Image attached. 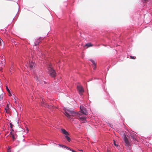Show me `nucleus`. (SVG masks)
<instances>
[{
  "label": "nucleus",
  "instance_id": "4",
  "mask_svg": "<svg viewBox=\"0 0 152 152\" xmlns=\"http://www.w3.org/2000/svg\"><path fill=\"white\" fill-rule=\"evenodd\" d=\"M80 112H79L78 113H80L81 114L87 115L88 113L86 110V108H85L83 106H80Z\"/></svg>",
  "mask_w": 152,
  "mask_h": 152
},
{
  "label": "nucleus",
  "instance_id": "31",
  "mask_svg": "<svg viewBox=\"0 0 152 152\" xmlns=\"http://www.w3.org/2000/svg\"><path fill=\"white\" fill-rule=\"evenodd\" d=\"M79 151H83V150H80Z\"/></svg>",
  "mask_w": 152,
  "mask_h": 152
},
{
  "label": "nucleus",
  "instance_id": "14",
  "mask_svg": "<svg viewBox=\"0 0 152 152\" xmlns=\"http://www.w3.org/2000/svg\"><path fill=\"white\" fill-rule=\"evenodd\" d=\"M91 61L92 62L93 64H94V65L95 66V67L96 66V62L94 60H91Z\"/></svg>",
  "mask_w": 152,
  "mask_h": 152
},
{
  "label": "nucleus",
  "instance_id": "19",
  "mask_svg": "<svg viewBox=\"0 0 152 152\" xmlns=\"http://www.w3.org/2000/svg\"><path fill=\"white\" fill-rule=\"evenodd\" d=\"M6 89H7V91L9 92V94H10V90L9 89V88H8L7 86H6Z\"/></svg>",
  "mask_w": 152,
  "mask_h": 152
},
{
  "label": "nucleus",
  "instance_id": "5",
  "mask_svg": "<svg viewBox=\"0 0 152 152\" xmlns=\"http://www.w3.org/2000/svg\"><path fill=\"white\" fill-rule=\"evenodd\" d=\"M77 90L79 92V94L80 95H82L84 91L83 87L81 86H77Z\"/></svg>",
  "mask_w": 152,
  "mask_h": 152
},
{
  "label": "nucleus",
  "instance_id": "20",
  "mask_svg": "<svg viewBox=\"0 0 152 152\" xmlns=\"http://www.w3.org/2000/svg\"><path fill=\"white\" fill-rule=\"evenodd\" d=\"M3 42V40L1 38H0V45H2Z\"/></svg>",
  "mask_w": 152,
  "mask_h": 152
},
{
  "label": "nucleus",
  "instance_id": "8",
  "mask_svg": "<svg viewBox=\"0 0 152 152\" xmlns=\"http://www.w3.org/2000/svg\"><path fill=\"white\" fill-rule=\"evenodd\" d=\"M41 105L42 106H44L45 107H48L49 108H50V107H49V106L42 99V101L41 102Z\"/></svg>",
  "mask_w": 152,
  "mask_h": 152
},
{
  "label": "nucleus",
  "instance_id": "23",
  "mask_svg": "<svg viewBox=\"0 0 152 152\" xmlns=\"http://www.w3.org/2000/svg\"><path fill=\"white\" fill-rule=\"evenodd\" d=\"M11 137H12V139L14 141L15 140L16 138H15V136L14 135H12V136H11Z\"/></svg>",
  "mask_w": 152,
  "mask_h": 152
},
{
  "label": "nucleus",
  "instance_id": "12",
  "mask_svg": "<svg viewBox=\"0 0 152 152\" xmlns=\"http://www.w3.org/2000/svg\"><path fill=\"white\" fill-rule=\"evenodd\" d=\"M93 46V45H92L91 43H87V44H86V45H85V47L86 46L87 48L89 47H92Z\"/></svg>",
  "mask_w": 152,
  "mask_h": 152
},
{
  "label": "nucleus",
  "instance_id": "10",
  "mask_svg": "<svg viewBox=\"0 0 152 152\" xmlns=\"http://www.w3.org/2000/svg\"><path fill=\"white\" fill-rule=\"evenodd\" d=\"M29 66L31 69H33L34 67V65L33 62L30 63L29 64Z\"/></svg>",
  "mask_w": 152,
  "mask_h": 152
},
{
  "label": "nucleus",
  "instance_id": "7",
  "mask_svg": "<svg viewBox=\"0 0 152 152\" xmlns=\"http://www.w3.org/2000/svg\"><path fill=\"white\" fill-rule=\"evenodd\" d=\"M61 131L62 132V133L65 134V135H69V133L68 132L66 131L65 129H61Z\"/></svg>",
  "mask_w": 152,
  "mask_h": 152
},
{
  "label": "nucleus",
  "instance_id": "6",
  "mask_svg": "<svg viewBox=\"0 0 152 152\" xmlns=\"http://www.w3.org/2000/svg\"><path fill=\"white\" fill-rule=\"evenodd\" d=\"M124 140L125 143V145L126 146H128L130 145V142L128 140V138L126 137V135H124Z\"/></svg>",
  "mask_w": 152,
  "mask_h": 152
},
{
  "label": "nucleus",
  "instance_id": "27",
  "mask_svg": "<svg viewBox=\"0 0 152 152\" xmlns=\"http://www.w3.org/2000/svg\"><path fill=\"white\" fill-rule=\"evenodd\" d=\"M93 69H95L96 68V66H95H95H93Z\"/></svg>",
  "mask_w": 152,
  "mask_h": 152
},
{
  "label": "nucleus",
  "instance_id": "13",
  "mask_svg": "<svg viewBox=\"0 0 152 152\" xmlns=\"http://www.w3.org/2000/svg\"><path fill=\"white\" fill-rule=\"evenodd\" d=\"M68 135H66L65 136V137L66 138V139L67 140V141L69 142H70L71 141V139L68 136Z\"/></svg>",
  "mask_w": 152,
  "mask_h": 152
},
{
  "label": "nucleus",
  "instance_id": "9",
  "mask_svg": "<svg viewBox=\"0 0 152 152\" xmlns=\"http://www.w3.org/2000/svg\"><path fill=\"white\" fill-rule=\"evenodd\" d=\"M9 104H7L6 107L5 108V110L7 113H9Z\"/></svg>",
  "mask_w": 152,
  "mask_h": 152
},
{
  "label": "nucleus",
  "instance_id": "15",
  "mask_svg": "<svg viewBox=\"0 0 152 152\" xmlns=\"http://www.w3.org/2000/svg\"><path fill=\"white\" fill-rule=\"evenodd\" d=\"M40 42V41L39 40V39H38L37 40V42L35 44V45L36 46L39 44V43Z\"/></svg>",
  "mask_w": 152,
  "mask_h": 152
},
{
  "label": "nucleus",
  "instance_id": "1",
  "mask_svg": "<svg viewBox=\"0 0 152 152\" xmlns=\"http://www.w3.org/2000/svg\"><path fill=\"white\" fill-rule=\"evenodd\" d=\"M64 113L65 115L68 118H72V116H76L77 113L75 112L74 111L70 110L69 109L65 110Z\"/></svg>",
  "mask_w": 152,
  "mask_h": 152
},
{
  "label": "nucleus",
  "instance_id": "2",
  "mask_svg": "<svg viewBox=\"0 0 152 152\" xmlns=\"http://www.w3.org/2000/svg\"><path fill=\"white\" fill-rule=\"evenodd\" d=\"M48 70L50 75L53 77H55L56 76V73L55 70L53 69L51 65H49L48 67Z\"/></svg>",
  "mask_w": 152,
  "mask_h": 152
},
{
  "label": "nucleus",
  "instance_id": "18",
  "mask_svg": "<svg viewBox=\"0 0 152 152\" xmlns=\"http://www.w3.org/2000/svg\"><path fill=\"white\" fill-rule=\"evenodd\" d=\"M113 144H114V145L115 146H116L117 147L118 146V144H117L116 143V142L114 140H113Z\"/></svg>",
  "mask_w": 152,
  "mask_h": 152
},
{
  "label": "nucleus",
  "instance_id": "28",
  "mask_svg": "<svg viewBox=\"0 0 152 152\" xmlns=\"http://www.w3.org/2000/svg\"><path fill=\"white\" fill-rule=\"evenodd\" d=\"M11 132H14V130L13 129H11Z\"/></svg>",
  "mask_w": 152,
  "mask_h": 152
},
{
  "label": "nucleus",
  "instance_id": "11",
  "mask_svg": "<svg viewBox=\"0 0 152 152\" xmlns=\"http://www.w3.org/2000/svg\"><path fill=\"white\" fill-rule=\"evenodd\" d=\"M130 136L133 140H136V135L135 134L133 133H131Z\"/></svg>",
  "mask_w": 152,
  "mask_h": 152
},
{
  "label": "nucleus",
  "instance_id": "33",
  "mask_svg": "<svg viewBox=\"0 0 152 152\" xmlns=\"http://www.w3.org/2000/svg\"><path fill=\"white\" fill-rule=\"evenodd\" d=\"M107 152H109L108 151H107Z\"/></svg>",
  "mask_w": 152,
  "mask_h": 152
},
{
  "label": "nucleus",
  "instance_id": "32",
  "mask_svg": "<svg viewBox=\"0 0 152 152\" xmlns=\"http://www.w3.org/2000/svg\"><path fill=\"white\" fill-rule=\"evenodd\" d=\"M10 94V95H9V96H10L11 95V94Z\"/></svg>",
  "mask_w": 152,
  "mask_h": 152
},
{
  "label": "nucleus",
  "instance_id": "25",
  "mask_svg": "<svg viewBox=\"0 0 152 152\" xmlns=\"http://www.w3.org/2000/svg\"><path fill=\"white\" fill-rule=\"evenodd\" d=\"M10 127L11 128H12V127H13V125H12V123H10Z\"/></svg>",
  "mask_w": 152,
  "mask_h": 152
},
{
  "label": "nucleus",
  "instance_id": "26",
  "mask_svg": "<svg viewBox=\"0 0 152 152\" xmlns=\"http://www.w3.org/2000/svg\"><path fill=\"white\" fill-rule=\"evenodd\" d=\"M11 151L10 148H9L7 150V152H11Z\"/></svg>",
  "mask_w": 152,
  "mask_h": 152
},
{
  "label": "nucleus",
  "instance_id": "30",
  "mask_svg": "<svg viewBox=\"0 0 152 152\" xmlns=\"http://www.w3.org/2000/svg\"><path fill=\"white\" fill-rule=\"evenodd\" d=\"M37 80H39V78H38V77H37Z\"/></svg>",
  "mask_w": 152,
  "mask_h": 152
},
{
  "label": "nucleus",
  "instance_id": "24",
  "mask_svg": "<svg viewBox=\"0 0 152 152\" xmlns=\"http://www.w3.org/2000/svg\"><path fill=\"white\" fill-rule=\"evenodd\" d=\"M68 150H69L70 151H71L72 152H76V151H75L74 150H72L70 148H68Z\"/></svg>",
  "mask_w": 152,
  "mask_h": 152
},
{
  "label": "nucleus",
  "instance_id": "17",
  "mask_svg": "<svg viewBox=\"0 0 152 152\" xmlns=\"http://www.w3.org/2000/svg\"><path fill=\"white\" fill-rule=\"evenodd\" d=\"M3 95L2 94H0V101H1L3 99Z\"/></svg>",
  "mask_w": 152,
  "mask_h": 152
},
{
  "label": "nucleus",
  "instance_id": "16",
  "mask_svg": "<svg viewBox=\"0 0 152 152\" xmlns=\"http://www.w3.org/2000/svg\"><path fill=\"white\" fill-rule=\"evenodd\" d=\"M59 145L61 147L66 148L68 150V148H69L67 147L66 146L64 145H61L59 144Z\"/></svg>",
  "mask_w": 152,
  "mask_h": 152
},
{
  "label": "nucleus",
  "instance_id": "3",
  "mask_svg": "<svg viewBox=\"0 0 152 152\" xmlns=\"http://www.w3.org/2000/svg\"><path fill=\"white\" fill-rule=\"evenodd\" d=\"M81 115H82V114H81L80 113H77V115H76L75 118L81 121H82L83 123L86 122V118L80 116Z\"/></svg>",
  "mask_w": 152,
  "mask_h": 152
},
{
  "label": "nucleus",
  "instance_id": "22",
  "mask_svg": "<svg viewBox=\"0 0 152 152\" xmlns=\"http://www.w3.org/2000/svg\"><path fill=\"white\" fill-rule=\"evenodd\" d=\"M14 134V132H11L10 133V137H11V136H12V135H13Z\"/></svg>",
  "mask_w": 152,
  "mask_h": 152
},
{
  "label": "nucleus",
  "instance_id": "21",
  "mask_svg": "<svg viewBox=\"0 0 152 152\" xmlns=\"http://www.w3.org/2000/svg\"><path fill=\"white\" fill-rule=\"evenodd\" d=\"M130 58L132 59H135L136 58V57L135 56H130Z\"/></svg>",
  "mask_w": 152,
  "mask_h": 152
},
{
  "label": "nucleus",
  "instance_id": "29",
  "mask_svg": "<svg viewBox=\"0 0 152 152\" xmlns=\"http://www.w3.org/2000/svg\"><path fill=\"white\" fill-rule=\"evenodd\" d=\"M2 69V68L1 67H0V70L1 71V69Z\"/></svg>",
  "mask_w": 152,
  "mask_h": 152
}]
</instances>
